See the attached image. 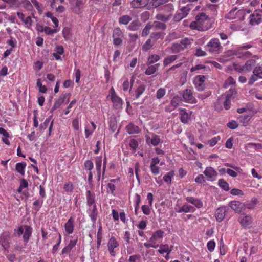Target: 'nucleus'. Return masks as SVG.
I'll return each mask as SVG.
<instances>
[{"mask_svg":"<svg viewBox=\"0 0 262 262\" xmlns=\"http://www.w3.org/2000/svg\"><path fill=\"white\" fill-rule=\"evenodd\" d=\"M160 9L163 11L166 15H170V18H171L172 13L174 10V6L171 3H168L161 7Z\"/></svg>","mask_w":262,"mask_h":262,"instance_id":"obj_21","label":"nucleus"},{"mask_svg":"<svg viewBox=\"0 0 262 262\" xmlns=\"http://www.w3.org/2000/svg\"><path fill=\"white\" fill-rule=\"evenodd\" d=\"M241 225L244 228H249L251 226L253 222L252 217L250 215H246L243 218L239 219Z\"/></svg>","mask_w":262,"mask_h":262,"instance_id":"obj_19","label":"nucleus"},{"mask_svg":"<svg viewBox=\"0 0 262 262\" xmlns=\"http://www.w3.org/2000/svg\"><path fill=\"white\" fill-rule=\"evenodd\" d=\"M109 95L111 100L113 103L114 109L120 110L122 108L124 102L123 100L116 94L115 89L112 87L110 90Z\"/></svg>","mask_w":262,"mask_h":262,"instance_id":"obj_5","label":"nucleus"},{"mask_svg":"<svg viewBox=\"0 0 262 262\" xmlns=\"http://www.w3.org/2000/svg\"><path fill=\"white\" fill-rule=\"evenodd\" d=\"M184 18H185V16L181 12H177L173 17V20L179 22Z\"/></svg>","mask_w":262,"mask_h":262,"instance_id":"obj_62","label":"nucleus"},{"mask_svg":"<svg viewBox=\"0 0 262 262\" xmlns=\"http://www.w3.org/2000/svg\"><path fill=\"white\" fill-rule=\"evenodd\" d=\"M138 142L135 139H132L129 142V146L133 151H135L138 147Z\"/></svg>","mask_w":262,"mask_h":262,"instance_id":"obj_64","label":"nucleus"},{"mask_svg":"<svg viewBox=\"0 0 262 262\" xmlns=\"http://www.w3.org/2000/svg\"><path fill=\"white\" fill-rule=\"evenodd\" d=\"M196 210V209L192 206L188 204L187 203H184L183 205L177 210L178 213H188V212H194Z\"/></svg>","mask_w":262,"mask_h":262,"instance_id":"obj_22","label":"nucleus"},{"mask_svg":"<svg viewBox=\"0 0 262 262\" xmlns=\"http://www.w3.org/2000/svg\"><path fill=\"white\" fill-rule=\"evenodd\" d=\"M102 239V227L99 226L97 235V247L98 249L99 248L101 245Z\"/></svg>","mask_w":262,"mask_h":262,"instance_id":"obj_40","label":"nucleus"},{"mask_svg":"<svg viewBox=\"0 0 262 262\" xmlns=\"http://www.w3.org/2000/svg\"><path fill=\"white\" fill-rule=\"evenodd\" d=\"M51 117H49L47 118L45 121L43 122V123H41L39 126V128L40 129H46L49 123H50L49 127V135H51V132H52L53 126V120L51 122Z\"/></svg>","mask_w":262,"mask_h":262,"instance_id":"obj_25","label":"nucleus"},{"mask_svg":"<svg viewBox=\"0 0 262 262\" xmlns=\"http://www.w3.org/2000/svg\"><path fill=\"white\" fill-rule=\"evenodd\" d=\"M146 86L143 84H140L135 90V92L132 95L134 97V99H138L145 92Z\"/></svg>","mask_w":262,"mask_h":262,"instance_id":"obj_23","label":"nucleus"},{"mask_svg":"<svg viewBox=\"0 0 262 262\" xmlns=\"http://www.w3.org/2000/svg\"><path fill=\"white\" fill-rule=\"evenodd\" d=\"M64 230L67 235L71 234L73 233L75 228V220L73 216H71L68 221L64 224Z\"/></svg>","mask_w":262,"mask_h":262,"instance_id":"obj_14","label":"nucleus"},{"mask_svg":"<svg viewBox=\"0 0 262 262\" xmlns=\"http://www.w3.org/2000/svg\"><path fill=\"white\" fill-rule=\"evenodd\" d=\"M227 210L228 207L225 206L221 207L216 210L215 215L217 221L220 222L223 220Z\"/></svg>","mask_w":262,"mask_h":262,"instance_id":"obj_18","label":"nucleus"},{"mask_svg":"<svg viewBox=\"0 0 262 262\" xmlns=\"http://www.w3.org/2000/svg\"><path fill=\"white\" fill-rule=\"evenodd\" d=\"M120 81L122 82V89L124 91H127L129 87L130 89L132 88L133 83H132L130 84L128 79L127 77H122Z\"/></svg>","mask_w":262,"mask_h":262,"instance_id":"obj_33","label":"nucleus"},{"mask_svg":"<svg viewBox=\"0 0 262 262\" xmlns=\"http://www.w3.org/2000/svg\"><path fill=\"white\" fill-rule=\"evenodd\" d=\"M203 173L206 176V179L208 181L213 182L216 180L217 172L211 166L207 167L204 170Z\"/></svg>","mask_w":262,"mask_h":262,"instance_id":"obj_10","label":"nucleus"},{"mask_svg":"<svg viewBox=\"0 0 262 262\" xmlns=\"http://www.w3.org/2000/svg\"><path fill=\"white\" fill-rule=\"evenodd\" d=\"M86 203L89 206L94 205L95 203V194L92 193L90 190L86 191Z\"/></svg>","mask_w":262,"mask_h":262,"instance_id":"obj_28","label":"nucleus"},{"mask_svg":"<svg viewBox=\"0 0 262 262\" xmlns=\"http://www.w3.org/2000/svg\"><path fill=\"white\" fill-rule=\"evenodd\" d=\"M84 167L85 170L92 171L94 167V164L92 160H86L84 163Z\"/></svg>","mask_w":262,"mask_h":262,"instance_id":"obj_53","label":"nucleus"},{"mask_svg":"<svg viewBox=\"0 0 262 262\" xmlns=\"http://www.w3.org/2000/svg\"><path fill=\"white\" fill-rule=\"evenodd\" d=\"M164 232L160 229L156 231L152 235L151 237L149 238V242L151 243H155L157 244V242H161L163 237H164Z\"/></svg>","mask_w":262,"mask_h":262,"instance_id":"obj_15","label":"nucleus"},{"mask_svg":"<svg viewBox=\"0 0 262 262\" xmlns=\"http://www.w3.org/2000/svg\"><path fill=\"white\" fill-rule=\"evenodd\" d=\"M160 60V56L158 55L152 54L149 56L147 64H153Z\"/></svg>","mask_w":262,"mask_h":262,"instance_id":"obj_44","label":"nucleus"},{"mask_svg":"<svg viewBox=\"0 0 262 262\" xmlns=\"http://www.w3.org/2000/svg\"><path fill=\"white\" fill-rule=\"evenodd\" d=\"M195 21L191 22L189 26L192 30L205 31L212 27L211 19L204 12L199 13L195 16Z\"/></svg>","mask_w":262,"mask_h":262,"instance_id":"obj_1","label":"nucleus"},{"mask_svg":"<svg viewBox=\"0 0 262 262\" xmlns=\"http://www.w3.org/2000/svg\"><path fill=\"white\" fill-rule=\"evenodd\" d=\"M119 245V242L114 236H111L107 242V249L110 255L115 257L116 256V249Z\"/></svg>","mask_w":262,"mask_h":262,"instance_id":"obj_8","label":"nucleus"},{"mask_svg":"<svg viewBox=\"0 0 262 262\" xmlns=\"http://www.w3.org/2000/svg\"><path fill=\"white\" fill-rule=\"evenodd\" d=\"M155 18L156 19L162 21L163 22H166L170 19V15H166V14L162 13L157 14Z\"/></svg>","mask_w":262,"mask_h":262,"instance_id":"obj_43","label":"nucleus"},{"mask_svg":"<svg viewBox=\"0 0 262 262\" xmlns=\"http://www.w3.org/2000/svg\"><path fill=\"white\" fill-rule=\"evenodd\" d=\"M206 48L208 52L214 54L220 53L223 49L219 39L216 38H212L206 45Z\"/></svg>","mask_w":262,"mask_h":262,"instance_id":"obj_4","label":"nucleus"},{"mask_svg":"<svg viewBox=\"0 0 262 262\" xmlns=\"http://www.w3.org/2000/svg\"><path fill=\"white\" fill-rule=\"evenodd\" d=\"M253 74L257 77L262 78V66L255 67L253 71Z\"/></svg>","mask_w":262,"mask_h":262,"instance_id":"obj_45","label":"nucleus"},{"mask_svg":"<svg viewBox=\"0 0 262 262\" xmlns=\"http://www.w3.org/2000/svg\"><path fill=\"white\" fill-rule=\"evenodd\" d=\"M32 228L27 225H25L23 227H19L17 229V235L20 236L23 234V241L24 245H26L28 243L29 239L32 235Z\"/></svg>","mask_w":262,"mask_h":262,"instance_id":"obj_7","label":"nucleus"},{"mask_svg":"<svg viewBox=\"0 0 262 262\" xmlns=\"http://www.w3.org/2000/svg\"><path fill=\"white\" fill-rule=\"evenodd\" d=\"M219 186L225 191H228L230 189L229 184L224 179H221L218 181Z\"/></svg>","mask_w":262,"mask_h":262,"instance_id":"obj_41","label":"nucleus"},{"mask_svg":"<svg viewBox=\"0 0 262 262\" xmlns=\"http://www.w3.org/2000/svg\"><path fill=\"white\" fill-rule=\"evenodd\" d=\"M185 199L188 202L193 204L198 208H200L203 207V202L199 199L192 196H187L186 197Z\"/></svg>","mask_w":262,"mask_h":262,"instance_id":"obj_24","label":"nucleus"},{"mask_svg":"<svg viewBox=\"0 0 262 262\" xmlns=\"http://www.w3.org/2000/svg\"><path fill=\"white\" fill-rule=\"evenodd\" d=\"M74 1L75 6L73 11L76 13H79L83 5L82 0H74Z\"/></svg>","mask_w":262,"mask_h":262,"instance_id":"obj_46","label":"nucleus"},{"mask_svg":"<svg viewBox=\"0 0 262 262\" xmlns=\"http://www.w3.org/2000/svg\"><path fill=\"white\" fill-rule=\"evenodd\" d=\"M235 83V80L231 76L229 77L224 82L223 86L225 88H228L230 85H233Z\"/></svg>","mask_w":262,"mask_h":262,"instance_id":"obj_49","label":"nucleus"},{"mask_svg":"<svg viewBox=\"0 0 262 262\" xmlns=\"http://www.w3.org/2000/svg\"><path fill=\"white\" fill-rule=\"evenodd\" d=\"M46 15L47 17L50 18L52 20V22L54 24L55 27H57L58 26V19L56 17H54L51 12H47L46 14Z\"/></svg>","mask_w":262,"mask_h":262,"instance_id":"obj_52","label":"nucleus"},{"mask_svg":"<svg viewBox=\"0 0 262 262\" xmlns=\"http://www.w3.org/2000/svg\"><path fill=\"white\" fill-rule=\"evenodd\" d=\"M205 77L204 75H199L194 77L193 84L199 91H202L205 89Z\"/></svg>","mask_w":262,"mask_h":262,"instance_id":"obj_12","label":"nucleus"},{"mask_svg":"<svg viewBox=\"0 0 262 262\" xmlns=\"http://www.w3.org/2000/svg\"><path fill=\"white\" fill-rule=\"evenodd\" d=\"M28 186V181L24 179H22L20 180V186L19 188L17 189V192H21L23 189L27 188Z\"/></svg>","mask_w":262,"mask_h":262,"instance_id":"obj_54","label":"nucleus"},{"mask_svg":"<svg viewBox=\"0 0 262 262\" xmlns=\"http://www.w3.org/2000/svg\"><path fill=\"white\" fill-rule=\"evenodd\" d=\"M146 143L149 144L150 143L154 146H157L159 143L160 142V137L157 135H152V138L150 139V137L148 136H146Z\"/></svg>","mask_w":262,"mask_h":262,"instance_id":"obj_26","label":"nucleus"},{"mask_svg":"<svg viewBox=\"0 0 262 262\" xmlns=\"http://www.w3.org/2000/svg\"><path fill=\"white\" fill-rule=\"evenodd\" d=\"M175 174V172L173 170H171L167 172L165 175L163 176V180L168 185H170L171 184L172 179L173 178Z\"/></svg>","mask_w":262,"mask_h":262,"instance_id":"obj_32","label":"nucleus"},{"mask_svg":"<svg viewBox=\"0 0 262 262\" xmlns=\"http://www.w3.org/2000/svg\"><path fill=\"white\" fill-rule=\"evenodd\" d=\"M159 249L158 250V252L163 254L164 253H167L168 254L170 253V250H169V245L168 244H161L159 245Z\"/></svg>","mask_w":262,"mask_h":262,"instance_id":"obj_38","label":"nucleus"},{"mask_svg":"<svg viewBox=\"0 0 262 262\" xmlns=\"http://www.w3.org/2000/svg\"><path fill=\"white\" fill-rule=\"evenodd\" d=\"M182 96L186 102L189 103H196L197 100L193 96V92L191 90L187 89L183 91Z\"/></svg>","mask_w":262,"mask_h":262,"instance_id":"obj_13","label":"nucleus"},{"mask_svg":"<svg viewBox=\"0 0 262 262\" xmlns=\"http://www.w3.org/2000/svg\"><path fill=\"white\" fill-rule=\"evenodd\" d=\"M178 58L177 55H170L168 56L163 60V66L165 67L168 66L169 64L173 63Z\"/></svg>","mask_w":262,"mask_h":262,"instance_id":"obj_35","label":"nucleus"},{"mask_svg":"<svg viewBox=\"0 0 262 262\" xmlns=\"http://www.w3.org/2000/svg\"><path fill=\"white\" fill-rule=\"evenodd\" d=\"M261 22L260 17L258 16V12L256 10L250 15L249 23L252 25H257Z\"/></svg>","mask_w":262,"mask_h":262,"instance_id":"obj_29","label":"nucleus"},{"mask_svg":"<svg viewBox=\"0 0 262 262\" xmlns=\"http://www.w3.org/2000/svg\"><path fill=\"white\" fill-rule=\"evenodd\" d=\"M168 0H152L150 2L151 5L154 8H157L160 5L167 2Z\"/></svg>","mask_w":262,"mask_h":262,"instance_id":"obj_55","label":"nucleus"},{"mask_svg":"<svg viewBox=\"0 0 262 262\" xmlns=\"http://www.w3.org/2000/svg\"><path fill=\"white\" fill-rule=\"evenodd\" d=\"M159 66V63H157L154 65L148 66L145 70V74L147 75H150L153 74L158 70Z\"/></svg>","mask_w":262,"mask_h":262,"instance_id":"obj_36","label":"nucleus"},{"mask_svg":"<svg viewBox=\"0 0 262 262\" xmlns=\"http://www.w3.org/2000/svg\"><path fill=\"white\" fill-rule=\"evenodd\" d=\"M246 11L244 9L237 10L236 9L231 10L226 16V18L229 20L236 19L242 21L245 19Z\"/></svg>","mask_w":262,"mask_h":262,"instance_id":"obj_6","label":"nucleus"},{"mask_svg":"<svg viewBox=\"0 0 262 262\" xmlns=\"http://www.w3.org/2000/svg\"><path fill=\"white\" fill-rule=\"evenodd\" d=\"M232 55L236 56L238 58H247L252 57V53L244 49L242 47H238L237 49L232 51Z\"/></svg>","mask_w":262,"mask_h":262,"instance_id":"obj_9","label":"nucleus"},{"mask_svg":"<svg viewBox=\"0 0 262 262\" xmlns=\"http://www.w3.org/2000/svg\"><path fill=\"white\" fill-rule=\"evenodd\" d=\"M78 239H70L68 244L65 246L61 251L62 254H70L72 251V250L74 248L77 244Z\"/></svg>","mask_w":262,"mask_h":262,"instance_id":"obj_17","label":"nucleus"},{"mask_svg":"<svg viewBox=\"0 0 262 262\" xmlns=\"http://www.w3.org/2000/svg\"><path fill=\"white\" fill-rule=\"evenodd\" d=\"M95 166L97 171V181H99L101 176L102 157L99 156L96 158Z\"/></svg>","mask_w":262,"mask_h":262,"instance_id":"obj_20","label":"nucleus"},{"mask_svg":"<svg viewBox=\"0 0 262 262\" xmlns=\"http://www.w3.org/2000/svg\"><path fill=\"white\" fill-rule=\"evenodd\" d=\"M215 242L214 241H209L207 244L208 250L211 252L213 251L215 247Z\"/></svg>","mask_w":262,"mask_h":262,"instance_id":"obj_63","label":"nucleus"},{"mask_svg":"<svg viewBox=\"0 0 262 262\" xmlns=\"http://www.w3.org/2000/svg\"><path fill=\"white\" fill-rule=\"evenodd\" d=\"M166 93V90L164 88H160L159 89L156 93V97L158 99H160L162 98Z\"/></svg>","mask_w":262,"mask_h":262,"instance_id":"obj_59","label":"nucleus"},{"mask_svg":"<svg viewBox=\"0 0 262 262\" xmlns=\"http://www.w3.org/2000/svg\"><path fill=\"white\" fill-rule=\"evenodd\" d=\"M27 164L25 162L17 163V172H19L22 176L25 174L24 169L26 167Z\"/></svg>","mask_w":262,"mask_h":262,"instance_id":"obj_48","label":"nucleus"},{"mask_svg":"<svg viewBox=\"0 0 262 262\" xmlns=\"http://www.w3.org/2000/svg\"><path fill=\"white\" fill-rule=\"evenodd\" d=\"M242 203L239 201H233L229 203V206L236 212L241 211Z\"/></svg>","mask_w":262,"mask_h":262,"instance_id":"obj_34","label":"nucleus"},{"mask_svg":"<svg viewBox=\"0 0 262 262\" xmlns=\"http://www.w3.org/2000/svg\"><path fill=\"white\" fill-rule=\"evenodd\" d=\"M180 115V120L182 123L186 124L188 122V120L190 115L186 112L185 109H181L179 112Z\"/></svg>","mask_w":262,"mask_h":262,"instance_id":"obj_30","label":"nucleus"},{"mask_svg":"<svg viewBox=\"0 0 262 262\" xmlns=\"http://www.w3.org/2000/svg\"><path fill=\"white\" fill-rule=\"evenodd\" d=\"M191 45V39L185 38L182 39L179 43H173L171 47V50L173 53H178L184 51L185 49L189 48Z\"/></svg>","mask_w":262,"mask_h":262,"instance_id":"obj_3","label":"nucleus"},{"mask_svg":"<svg viewBox=\"0 0 262 262\" xmlns=\"http://www.w3.org/2000/svg\"><path fill=\"white\" fill-rule=\"evenodd\" d=\"M149 3V0H132L130 6L134 9H139L145 7Z\"/></svg>","mask_w":262,"mask_h":262,"instance_id":"obj_16","label":"nucleus"},{"mask_svg":"<svg viewBox=\"0 0 262 262\" xmlns=\"http://www.w3.org/2000/svg\"><path fill=\"white\" fill-rule=\"evenodd\" d=\"M125 128L127 132L129 134H137L140 131L139 127L133 123H129Z\"/></svg>","mask_w":262,"mask_h":262,"instance_id":"obj_27","label":"nucleus"},{"mask_svg":"<svg viewBox=\"0 0 262 262\" xmlns=\"http://www.w3.org/2000/svg\"><path fill=\"white\" fill-rule=\"evenodd\" d=\"M259 57L257 55H253L252 59L248 60L243 65L238 64H234L235 70L239 73H247L251 71L253 67L256 65V60L258 59Z\"/></svg>","mask_w":262,"mask_h":262,"instance_id":"obj_2","label":"nucleus"},{"mask_svg":"<svg viewBox=\"0 0 262 262\" xmlns=\"http://www.w3.org/2000/svg\"><path fill=\"white\" fill-rule=\"evenodd\" d=\"M154 46V44L151 43V40L150 39H147L145 43L142 46V51L144 52H146L148 51L149 49H150L152 46Z\"/></svg>","mask_w":262,"mask_h":262,"instance_id":"obj_51","label":"nucleus"},{"mask_svg":"<svg viewBox=\"0 0 262 262\" xmlns=\"http://www.w3.org/2000/svg\"><path fill=\"white\" fill-rule=\"evenodd\" d=\"M192 4H188L186 6L182 7L180 11L186 17L192 8Z\"/></svg>","mask_w":262,"mask_h":262,"instance_id":"obj_39","label":"nucleus"},{"mask_svg":"<svg viewBox=\"0 0 262 262\" xmlns=\"http://www.w3.org/2000/svg\"><path fill=\"white\" fill-rule=\"evenodd\" d=\"M70 96V93L61 94L59 98L55 100L54 105L51 110V112H53L54 111L59 108L61 105L64 102L66 98H67V102H69Z\"/></svg>","mask_w":262,"mask_h":262,"instance_id":"obj_11","label":"nucleus"},{"mask_svg":"<svg viewBox=\"0 0 262 262\" xmlns=\"http://www.w3.org/2000/svg\"><path fill=\"white\" fill-rule=\"evenodd\" d=\"M152 26H153V25L151 24V23H147L142 31V33H141L142 36H143V37L147 36L149 34V33L150 32V30L152 28Z\"/></svg>","mask_w":262,"mask_h":262,"instance_id":"obj_42","label":"nucleus"},{"mask_svg":"<svg viewBox=\"0 0 262 262\" xmlns=\"http://www.w3.org/2000/svg\"><path fill=\"white\" fill-rule=\"evenodd\" d=\"M98 215V210L97 206L95 204L93 206L92 210L89 213V216L90 217L92 222H95L97 219Z\"/></svg>","mask_w":262,"mask_h":262,"instance_id":"obj_37","label":"nucleus"},{"mask_svg":"<svg viewBox=\"0 0 262 262\" xmlns=\"http://www.w3.org/2000/svg\"><path fill=\"white\" fill-rule=\"evenodd\" d=\"M140 23L138 21H133L128 27V29L130 31H136L139 29Z\"/></svg>","mask_w":262,"mask_h":262,"instance_id":"obj_56","label":"nucleus"},{"mask_svg":"<svg viewBox=\"0 0 262 262\" xmlns=\"http://www.w3.org/2000/svg\"><path fill=\"white\" fill-rule=\"evenodd\" d=\"M109 129L112 132H114L117 128V121L116 118L114 116H112L110 118L108 121Z\"/></svg>","mask_w":262,"mask_h":262,"instance_id":"obj_31","label":"nucleus"},{"mask_svg":"<svg viewBox=\"0 0 262 262\" xmlns=\"http://www.w3.org/2000/svg\"><path fill=\"white\" fill-rule=\"evenodd\" d=\"M132 18L129 15H123L119 19V23L121 24L127 25L130 20Z\"/></svg>","mask_w":262,"mask_h":262,"instance_id":"obj_50","label":"nucleus"},{"mask_svg":"<svg viewBox=\"0 0 262 262\" xmlns=\"http://www.w3.org/2000/svg\"><path fill=\"white\" fill-rule=\"evenodd\" d=\"M154 26L156 29L162 30H164L166 28V25L165 24L158 21H155L154 22Z\"/></svg>","mask_w":262,"mask_h":262,"instance_id":"obj_57","label":"nucleus"},{"mask_svg":"<svg viewBox=\"0 0 262 262\" xmlns=\"http://www.w3.org/2000/svg\"><path fill=\"white\" fill-rule=\"evenodd\" d=\"M63 189L66 192H72L74 189L73 183L68 181L64 184Z\"/></svg>","mask_w":262,"mask_h":262,"instance_id":"obj_47","label":"nucleus"},{"mask_svg":"<svg viewBox=\"0 0 262 262\" xmlns=\"http://www.w3.org/2000/svg\"><path fill=\"white\" fill-rule=\"evenodd\" d=\"M221 138L220 136H215L208 141V144L210 146L213 147L221 140Z\"/></svg>","mask_w":262,"mask_h":262,"instance_id":"obj_58","label":"nucleus"},{"mask_svg":"<svg viewBox=\"0 0 262 262\" xmlns=\"http://www.w3.org/2000/svg\"><path fill=\"white\" fill-rule=\"evenodd\" d=\"M37 86L39 88V92L45 93L47 91V89L45 85H43L41 82L40 79H38L37 81Z\"/></svg>","mask_w":262,"mask_h":262,"instance_id":"obj_61","label":"nucleus"},{"mask_svg":"<svg viewBox=\"0 0 262 262\" xmlns=\"http://www.w3.org/2000/svg\"><path fill=\"white\" fill-rule=\"evenodd\" d=\"M150 169L154 175H158L160 173V167L157 165H150Z\"/></svg>","mask_w":262,"mask_h":262,"instance_id":"obj_60","label":"nucleus"}]
</instances>
